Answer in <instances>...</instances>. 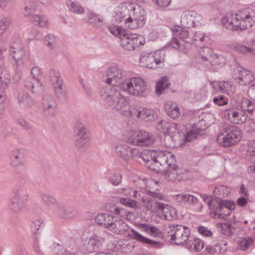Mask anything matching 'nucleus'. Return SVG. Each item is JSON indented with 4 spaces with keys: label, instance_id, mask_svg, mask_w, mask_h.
<instances>
[{
    "label": "nucleus",
    "instance_id": "f257e3e1",
    "mask_svg": "<svg viewBox=\"0 0 255 255\" xmlns=\"http://www.w3.org/2000/svg\"><path fill=\"white\" fill-rule=\"evenodd\" d=\"M112 20L115 23H122L129 29H136L145 24L146 13L138 5L127 3L115 8Z\"/></svg>",
    "mask_w": 255,
    "mask_h": 255
},
{
    "label": "nucleus",
    "instance_id": "f03ea898",
    "mask_svg": "<svg viewBox=\"0 0 255 255\" xmlns=\"http://www.w3.org/2000/svg\"><path fill=\"white\" fill-rule=\"evenodd\" d=\"M255 22V11L250 8L237 12H229L222 18L223 25L231 30H245Z\"/></svg>",
    "mask_w": 255,
    "mask_h": 255
},
{
    "label": "nucleus",
    "instance_id": "7ed1b4c3",
    "mask_svg": "<svg viewBox=\"0 0 255 255\" xmlns=\"http://www.w3.org/2000/svg\"><path fill=\"white\" fill-rule=\"evenodd\" d=\"M108 29L113 35L120 38V45L125 50L133 51L145 43L143 36L128 33L121 26L111 24Z\"/></svg>",
    "mask_w": 255,
    "mask_h": 255
},
{
    "label": "nucleus",
    "instance_id": "20e7f679",
    "mask_svg": "<svg viewBox=\"0 0 255 255\" xmlns=\"http://www.w3.org/2000/svg\"><path fill=\"white\" fill-rule=\"evenodd\" d=\"M111 226L109 230L114 233L129 236L138 242L148 244L152 248L160 249L163 247L161 243L146 238L135 230L130 229L128 225L122 220L115 219Z\"/></svg>",
    "mask_w": 255,
    "mask_h": 255
},
{
    "label": "nucleus",
    "instance_id": "39448f33",
    "mask_svg": "<svg viewBox=\"0 0 255 255\" xmlns=\"http://www.w3.org/2000/svg\"><path fill=\"white\" fill-rule=\"evenodd\" d=\"M196 60L206 69L212 71L223 67L226 61L224 56L214 53L212 49L207 46H203L199 50Z\"/></svg>",
    "mask_w": 255,
    "mask_h": 255
},
{
    "label": "nucleus",
    "instance_id": "423d86ee",
    "mask_svg": "<svg viewBox=\"0 0 255 255\" xmlns=\"http://www.w3.org/2000/svg\"><path fill=\"white\" fill-rule=\"evenodd\" d=\"M114 153L123 160L128 162L130 159L142 163V160H147V156L142 153V150L138 148L130 147L125 143H116L113 145Z\"/></svg>",
    "mask_w": 255,
    "mask_h": 255
},
{
    "label": "nucleus",
    "instance_id": "0eeeda50",
    "mask_svg": "<svg viewBox=\"0 0 255 255\" xmlns=\"http://www.w3.org/2000/svg\"><path fill=\"white\" fill-rule=\"evenodd\" d=\"M241 138V131L237 126L224 124L221 127L217 141L221 145L228 147L237 143Z\"/></svg>",
    "mask_w": 255,
    "mask_h": 255
},
{
    "label": "nucleus",
    "instance_id": "6e6552de",
    "mask_svg": "<svg viewBox=\"0 0 255 255\" xmlns=\"http://www.w3.org/2000/svg\"><path fill=\"white\" fill-rule=\"evenodd\" d=\"M100 95L105 102L116 110L120 111L128 104L125 97L120 91L110 85L103 87L100 90Z\"/></svg>",
    "mask_w": 255,
    "mask_h": 255
},
{
    "label": "nucleus",
    "instance_id": "1a4fd4ad",
    "mask_svg": "<svg viewBox=\"0 0 255 255\" xmlns=\"http://www.w3.org/2000/svg\"><path fill=\"white\" fill-rule=\"evenodd\" d=\"M125 195L128 196H133L135 199L139 202H141L143 206H145L147 210L149 211L148 205L146 204V201L150 202L151 205L153 204L154 200H164L165 201L166 197L162 194L158 189H156L153 191L148 190L146 194L142 195L137 190H133L130 188H128L127 193H125Z\"/></svg>",
    "mask_w": 255,
    "mask_h": 255
},
{
    "label": "nucleus",
    "instance_id": "9d476101",
    "mask_svg": "<svg viewBox=\"0 0 255 255\" xmlns=\"http://www.w3.org/2000/svg\"><path fill=\"white\" fill-rule=\"evenodd\" d=\"M120 89L129 95L141 96L146 91L147 86L142 78L136 77L124 81L121 85Z\"/></svg>",
    "mask_w": 255,
    "mask_h": 255
},
{
    "label": "nucleus",
    "instance_id": "9b49d317",
    "mask_svg": "<svg viewBox=\"0 0 255 255\" xmlns=\"http://www.w3.org/2000/svg\"><path fill=\"white\" fill-rule=\"evenodd\" d=\"M30 74L31 77H28L25 80L24 85L33 94H40L43 91V85L40 82L43 70L38 66H33L30 69Z\"/></svg>",
    "mask_w": 255,
    "mask_h": 255
},
{
    "label": "nucleus",
    "instance_id": "f8f14e48",
    "mask_svg": "<svg viewBox=\"0 0 255 255\" xmlns=\"http://www.w3.org/2000/svg\"><path fill=\"white\" fill-rule=\"evenodd\" d=\"M168 237L177 245H186L190 238V230L182 225L169 226L166 228Z\"/></svg>",
    "mask_w": 255,
    "mask_h": 255
},
{
    "label": "nucleus",
    "instance_id": "ddd939ff",
    "mask_svg": "<svg viewBox=\"0 0 255 255\" xmlns=\"http://www.w3.org/2000/svg\"><path fill=\"white\" fill-rule=\"evenodd\" d=\"M128 143L138 146H149L154 142L153 136L144 130H130L126 136Z\"/></svg>",
    "mask_w": 255,
    "mask_h": 255
},
{
    "label": "nucleus",
    "instance_id": "4468645a",
    "mask_svg": "<svg viewBox=\"0 0 255 255\" xmlns=\"http://www.w3.org/2000/svg\"><path fill=\"white\" fill-rule=\"evenodd\" d=\"M146 204L149 208V211H160L164 219L168 221H171L176 218V211L175 209L167 204L154 200L152 205L150 202L146 201Z\"/></svg>",
    "mask_w": 255,
    "mask_h": 255
},
{
    "label": "nucleus",
    "instance_id": "2eb2a0df",
    "mask_svg": "<svg viewBox=\"0 0 255 255\" xmlns=\"http://www.w3.org/2000/svg\"><path fill=\"white\" fill-rule=\"evenodd\" d=\"M232 77L241 85H247L254 79L251 71L240 65H235L232 69Z\"/></svg>",
    "mask_w": 255,
    "mask_h": 255
},
{
    "label": "nucleus",
    "instance_id": "dca6fc26",
    "mask_svg": "<svg viewBox=\"0 0 255 255\" xmlns=\"http://www.w3.org/2000/svg\"><path fill=\"white\" fill-rule=\"evenodd\" d=\"M51 83L53 85L57 97L60 100H66L67 94L63 84L60 73L55 70H51L49 73Z\"/></svg>",
    "mask_w": 255,
    "mask_h": 255
},
{
    "label": "nucleus",
    "instance_id": "f3484780",
    "mask_svg": "<svg viewBox=\"0 0 255 255\" xmlns=\"http://www.w3.org/2000/svg\"><path fill=\"white\" fill-rule=\"evenodd\" d=\"M104 81L108 85L114 86H119L124 82L123 81V72L117 65H113L109 67L106 72V79Z\"/></svg>",
    "mask_w": 255,
    "mask_h": 255
},
{
    "label": "nucleus",
    "instance_id": "a211bd4d",
    "mask_svg": "<svg viewBox=\"0 0 255 255\" xmlns=\"http://www.w3.org/2000/svg\"><path fill=\"white\" fill-rule=\"evenodd\" d=\"M27 151L23 147L13 149L9 156L10 165L16 169L24 166L26 164Z\"/></svg>",
    "mask_w": 255,
    "mask_h": 255
},
{
    "label": "nucleus",
    "instance_id": "6ab92c4d",
    "mask_svg": "<svg viewBox=\"0 0 255 255\" xmlns=\"http://www.w3.org/2000/svg\"><path fill=\"white\" fill-rule=\"evenodd\" d=\"M9 54L14 60L15 64L21 66L24 64L28 58L26 52L20 42H13L9 48Z\"/></svg>",
    "mask_w": 255,
    "mask_h": 255
},
{
    "label": "nucleus",
    "instance_id": "aec40b11",
    "mask_svg": "<svg viewBox=\"0 0 255 255\" xmlns=\"http://www.w3.org/2000/svg\"><path fill=\"white\" fill-rule=\"evenodd\" d=\"M202 19L200 14L193 10L184 11L181 15V23L184 27H193L197 25Z\"/></svg>",
    "mask_w": 255,
    "mask_h": 255
},
{
    "label": "nucleus",
    "instance_id": "412c9836",
    "mask_svg": "<svg viewBox=\"0 0 255 255\" xmlns=\"http://www.w3.org/2000/svg\"><path fill=\"white\" fill-rule=\"evenodd\" d=\"M168 167L169 168L162 174L163 177L167 181H180L184 178L186 172L185 169L178 168L174 163Z\"/></svg>",
    "mask_w": 255,
    "mask_h": 255
},
{
    "label": "nucleus",
    "instance_id": "4be33fe9",
    "mask_svg": "<svg viewBox=\"0 0 255 255\" xmlns=\"http://www.w3.org/2000/svg\"><path fill=\"white\" fill-rule=\"evenodd\" d=\"M105 242V238L96 234L92 235L83 241V246L89 252L97 251Z\"/></svg>",
    "mask_w": 255,
    "mask_h": 255
},
{
    "label": "nucleus",
    "instance_id": "5701e85b",
    "mask_svg": "<svg viewBox=\"0 0 255 255\" xmlns=\"http://www.w3.org/2000/svg\"><path fill=\"white\" fill-rule=\"evenodd\" d=\"M88 122V119L85 117H80L76 120L74 127L75 137L90 135L88 128L86 125Z\"/></svg>",
    "mask_w": 255,
    "mask_h": 255
},
{
    "label": "nucleus",
    "instance_id": "b1692460",
    "mask_svg": "<svg viewBox=\"0 0 255 255\" xmlns=\"http://www.w3.org/2000/svg\"><path fill=\"white\" fill-rule=\"evenodd\" d=\"M153 157L159 163L162 167L167 165V166H172V164L174 162V156L171 153L159 151L153 155Z\"/></svg>",
    "mask_w": 255,
    "mask_h": 255
},
{
    "label": "nucleus",
    "instance_id": "393cba45",
    "mask_svg": "<svg viewBox=\"0 0 255 255\" xmlns=\"http://www.w3.org/2000/svg\"><path fill=\"white\" fill-rule=\"evenodd\" d=\"M142 153L145 154L147 156L148 160H142V162L146 163V166L148 168L155 172H159L162 171L160 163H159L153 157V155L156 153V151L144 150L142 151Z\"/></svg>",
    "mask_w": 255,
    "mask_h": 255
},
{
    "label": "nucleus",
    "instance_id": "a878e982",
    "mask_svg": "<svg viewBox=\"0 0 255 255\" xmlns=\"http://www.w3.org/2000/svg\"><path fill=\"white\" fill-rule=\"evenodd\" d=\"M154 59L152 52H142L139 59V64L144 68L155 69L156 68Z\"/></svg>",
    "mask_w": 255,
    "mask_h": 255
},
{
    "label": "nucleus",
    "instance_id": "bb28decb",
    "mask_svg": "<svg viewBox=\"0 0 255 255\" xmlns=\"http://www.w3.org/2000/svg\"><path fill=\"white\" fill-rule=\"evenodd\" d=\"M53 212L59 218L62 219H70L75 217V214L74 211L66 209L60 203L59 204L56 208L53 209Z\"/></svg>",
    "mask_w": 255,
    "mask_h": 255
},
{
    "label": "nucleus",
    "instance_id": "cd10ccee",
    "mask_svg": "<svg viewBox=\"0 0 255 255\" xmlns=\"http://www.w3.org/2000/svg\"><path fill=\"white\" fill-rule=\"evenodd\" d=\"M204 246V242L201 239L190 237L186 244V248L191 252H198L201 251Z\"/></svg>",
    "mask_w": 255,
    "mask_h": 255
},
{
    "label": "nucleus",
    "instance_id": "c85d7f7f",
    "mask_svg": "<svg viewBox=\"0 0 255 255\" xmlns=\"http://www.w3.org/2000/svg\"><path fill=\"white\" fill-rule=\"evenodd\" d=\"M115 218L108 214H99L95 218L96 222L99 225L107 228L109 230Z\"/></svg>",
    "mask_w": 255,
    "mask_h": 255
},
{
    "label": "nucleus",
    "instance_id": "c756f323",
    "mask_svg": "<svg viewBox=\"0 0 255 255\" xmlns=\"http://www.w3.org/2000/svg\"><path fill=\"white\" fill-rule=\"evenodd\" d=\"M224 116L231 122L237 124H243L247 118L246 113H225Z\"/></svg>",
    "mask_w": 255,
    "mask_h": 255
},
{
    "label": "nucleus",
    "instance_id": "7c9ffc66",
    "mask_svg": "<svg viewBox=\"0 0 255 255\" xmlns=\"http://www.w3.org/2000/svg\"><path fill=\"white\" fill-rule=\"evenodd\" d=\"M66 5L70 12L76 14H83L85 10L81 3L77 0H66Z\"/></svg>",
    "mask_w": 255,
    "mask_h": 255
},
{
    "label": "nucleus",
    "instance_id": "2f4dec72",
    "mask_svg": "<svg viewBox=\"0 0 255 255\" xmlns=\"http://www.w3.org/2000/svg\"><path fill=\"white\" fill-rule=\"evenodd\" d=\"M139 227L148 234L153 237L162 238L161 230L156 226L148 224H140Z\"/></svg>",
    "mask_w": 255,
    "mask_h": 255
},
{
    "label": "nucleus",
    "instance_id": "473e14b6",
    "mask_svg": "<svg viewBox=\"0 0 255 255\" xmlns=\"http://www.w3.org/2000/svg\"><path fill=\"white\" fill-rule=\"evenodd\" d=\"M57 104L51 95H44L42 102V108L44 111H55L56 110Z\"/></svg>",
    "mask_w": 255,
    "mask_h": 255
},
{
    "label": "nucleus",
    "instance_id": "72a5a7b5",
    "mask_svg": "<svg viewBox=\"0 0 255 255\" xmlns=\"http://www.w3.org/2000/svg\"><path fill=\"white\" fill-rule=\"evenodd\" d=\"M34 24L43 28H48L50 23L47 16L45 14H36L31 20Z\"/></svg>",
    "mask_w": 255,
    "mask_h": 255
},
{
    "label": "nucleus",
    "instance_id": "f704fd0d",
    "mask_svg": "<svg viewBox=\"0 0 255 255\" xmlns=\"http://www.w3.org/2000/svg\"><path fill=\"white\" fill-rule=\"evenodd\" d=\"M25 201L24 199L12 197L10 201L9 208L14 213L20 212L24 207Z\"/></svg>",
    "mask_w": 255,
    "mask_h": 255
},
{
    "label": "nucleus",
    "instance_id": "c9c22d12",
    "mask_svg": "<svg viewBox=\"0 0 255 255\" xmlns=\"http://www.w3.org/2000/svg\"><path fill=\"white\" fill-rule=\"evenodd\" d=\"M39 197L44 204L53 206V210L56 208L60 203L56 198L46 193L40 192Z\"/></svg>",
    "mask_w": 255,
    "mask_h": 255
},
{
    "label": "nucleus",
    "instance_id": "e433bc0d",
    "mask_svg": "<svg viewBox=\"0 0 255 255\" xmlns=\"http://www.w3.org/2000/svg\"><path fill=\"white\" fill-rule=\"evenodd\" d=\"M18 101L20 106L22 108H26L33 105V101L27 94H19L18 96Z\"/></svg>",
    "mask_w": 255,
    "mask_h": 255
},
{
    "label": "nucleus",
    "instance_id": "4c0bfd02",
    "mask_svg": "<svg viewBox=\"0 0 255 255\" xmlns=\"http://www.w3.org/2000/svg\"><path fill=\"white\" fill-rule=\"evenodd\" d=\"M36 3L34 1H31L26 3L23 11L24 16L31 20L33 18V16L36 15V14H34V12L36 11Z\"/></svg>",
    "mask_w": 255,
    "mask_h": 255
},
{
    "label": "nucleus",
    "instance_id": "58836bf2",
    "mask_svg": "<svg viewBox=\"0 0 255 255\" xmlns=\"http://www.w3.org/2000/svg\"><path fill=\"white\" fill-rule=\"evenodd\" d=\"M253 239L250 237L239 238L237 242L238 248L245 251L253 245Z\"/></svg>",
    "mask_w": 255,
    "mask_h": 255
},
{
    "label": "nucleus",
    "instance_id": "ea45409f",
    "mask_svg": "<svg viewBox=\"0 0 255 255\" xmlns=\"http://www.w3.org/2000/svg\"><path fill=\"white\" fill-rule=\"evenodd\" d=\"M53 252L59 255H79V254L77 251L65 250L62 246L58 244H53Z\"/></svg>",
    "mask_w": 255,
    "mask_h": 255
},
{
    "label": "nucleus",
    "instance_id": "a19ab883",
    "mask_svg": "<svg viewBox=\"0 0 255 255\" xmlns=\"http://www.w3.org/2000/svg\"><path fill=\"white\" fill-rule=\"evenodd\" d=\"M218 204L219 205V207H217V210L220 213H223L224 208H226L229 210H233L235 209L236 207L235 203L233 201L225 200H219Z\"/></svg>",
    "mask_w": 255,
    "mask_h": 255
},
{
    "label": "nucleus",
    "instance_id": "79ce46f5",
    "mask_svg": "<svg viewBox=\"0 0 255 255\" xmlns=\"http://www.w3.org/2000/svg\"><path fill=\"white\" fill-rule=\"evenodd\" d=\"M165 51L164 50H159L152 53V56L154 57V61L155 64L156 68L157 65L163 64L165 58Z\"/></svg>",
    "mask_w": 255,
    "mask_h": 255
},
{
    "label": "nucleus",
    "instance_id": "37998d69",
    "mask_svg": "<svg viewBox=\"0 0 255 255\" xmlns=\"http://www.w3.org/2000/svg\"><path fill=\"white\" fill-rule=\"evenodd\" d=\"M13 194L14 197L19 199H24L25 201L28 196L27 189L24 186H20L14 188L13 190Z\"/></svg>",
    "mask_w": 255,
    "mask_h": 255
},
{
    "label": "nucleus",
    "instance_id": "c03bdc74",
    "mask_svg": "<svg viewBox=\"0 0 255 255\" xmlns=\"http://www.w3.org/2000/svg\"><path fill=\"white\" fill-rule=\"evenodd\" d=\"M12 24V19L8 16H3L0 18V34L2 35L8 29Z\"/></svg>",
    "mask_w": 255,
    "mask_h": 255
},
{
    "label": "nucleus",
    "instance_id": "a18cd8bd",
    "mask_svg": "<svg viewBox=\"0 0 255 255\" xmlns=\"http://www.w3.org/2000/svg\"><path fill=\"white\" fill-rule=\"evenodd\" d=\"M90 136H76L75 145L78 148H86L89 145Z\"/></svg>",
    "mask_w": 255,
    "mask_h": 255
},
{
    "label": "nucleus",
    "instance_id": "49530a36",
    "mask_svg": "<svg viewBox=\"0 0 255 255\" xmlns=\"http://www.w3.org/2000/svg\"><path fill=\"white\" fill-rule=\"evenodd\" d=\"M10 76L7 69L2 68L0 71V80L1 86L5 88L10 84Z\"/></svg>",
    "mask_w": 255,
    "mask_h": 255
},
{
    "label": "nucleus",
    "instance_id": "de8ad7c7",
    "mask_svg": "<svg viewBox=\"0 0 255 255\" xmlns=\"http://www.w3.org/2000/svg\"><path fill=\"white\" fill-rule=\"evenodd\" d=\"M173 35L178 38H186L189 35V32L186 28L180 26H176L173 28Z\"/></svg>",
    "mask_w": 255,
    "mask_h": 255
},
{
    "label": "nucleus",
    "instance_id": "09e8293b",
    "mask_svg": "<svg viewBox=\"0 0 255 255\" xmlns=\"http://www.w3.org/2000/svg\"><path fill=\"white\" fill-rule=\"evenodd\" d=\"M58 38L52 34H47L44 40L45 45L51 49H54L57 46L58 43Z\"/></svg>",
    "mask_w": 255,
    "mask_h": 255
},
{
    "label": "nucleus",
    "instance_id": "8fccbe9b",
    "mask_svg": "<svg viewBox=\"0 0 255 255\" xmlns=\"http://www.w3.org/2000/svg\"><path fill=\"white\" fill-rule=\"evenodd\" d=\"M90 22L95 27L100 26L104 21V18L101 15L96 13H92L89 16Z\"/></svg>",
    "mask_w": 255,
    "mask_h": 255
},
{
    "label": "nucleus",
    "instance_id": "3c124183",
    "mask_svg": "<svg viewBox=\"0 0 255 255\" xmlns=\"http://www.w3.org/2000/svg\"><path fill=\"white\" fill-rule=\"evenodd\" d=\"M222 93L232 95L236 90V87L233 85L231 82L222 81Z\"/></svg>",
    "mask_w": 255,
    "mask_h": 255
},
{
    "label": "nucleus",
    "instance_id": "603ef678",
    "mask_svg": "<svg viewBox=\"0 0 255 255\" xmlns=\"http://www.w3.org/2000/svg\"><path fill=\"white\" fill-rule=\"evenodd\" d=\"M168 86V82L165 78H161L156 85L155 92L157 95H160L163 91Z\"/></svg>",
    "mask_w": 255,
    "mask_h": 255
},
{
    "label": "nucleus",
    "instance_id": "864d4df0",
    "mask_svg": "<svg viewBox=\"0 0 255 255\" xmlns=\"http://www.w3.org/2000/svg\"><path fill=\"white\" fill-rule=\"evenodd\" d=\"M202 131H203L202 129L194 128L186 134L185 140L189 142L191 141L194 139H196L199 135L201 134Z\"/></svg>",
    "mask_w": 255,
    "mask_h": 255
},
{
    "label": "nucleus",
    "instance_id": "5fc2aeb1",
    "mask_svg": "<svg viewBox=\"0 0 255 255\" xmlns=\"http://www.w3.org/2000/svg\"><path fill=\"white\" fill-rule=\"evenodd\" d=\"M221 226L222 233L226 236H231L234 234L236 231L235 227L229 223H223L221 224Z\"/></svg>",
    "mask_w": 255,
    "mask_h": 255
},
{
    "label": "nucleus",
    "instance_id": "6e6d98bb",
    "mask_svg": "<svg viewBox=\"0 0 255 255\" xmlns=\"http://www.w3.org/2000/svg\"><path fill=\"white\" fill-rule=\"evenodd\" d=\"M43 224L42 221L36 220L34 221L31 225V230L35 235V238H37V235L40 233V230Z\"/></svg>",
    "mask_w": 255,
    "mask_h": 255
},
{
    "label": "nucleus",
    "instance_id": "4d7b16f0",
    "mask_svg": "<svg viewBox=\"0 0 255 255\" xmlns=\"http://www.w3.org/2000/svg\"><path fill=\"white\" fill-rule=\"evenodd\" d=\"M254 103L248 99H243L242 102L241 108L243 112H253Z\"/></svg>",
    "mask_w": 255,
    "mask_h": 255
},
{
    "label": "nucleus",
    "instance_id": "13d9d810",
    "mask_svg": "<svg viewBox=\"0 0 255 255\" xmlns=\"http://www.w3.org/2000/svg\"><path fill=\"white\" fill-rule=\"evenodd\" d=\"M234 49L236 52L244 54L252 53L254 50L253 48L241 44H237L234 45Z\"/></svg>",
    "mask_w": 255,
    "mask_h": 255
},
{
    "label": "nucleus",
    "instance_id": "bf43d9fd",
    "mask_svg": "<svg viewBox=\"0 0 255 255\" xmlns=\"http://www.w3.org/2000/svg\"><path fill=\"white\" fill-rule=\"evenodd\" d=\"M166 128L167 129L164 134L165 135H168L171 137H173L178 133L177 125L174 124L168 123Z\"/></svg>",
    "mask_w": 255,
    "mask_h": 255
},
{
    "label": "nucleus",
    "instance_id": "052dcab7",
    "mask_svg": "<svg viewBox=\"0 0 255 255\" xmlns=\"http://www.w3.org/2000/svg\"><path fill=\"white\" fill-rule=\"evenodd\" d=\"M208 37L206 36L205 33L201 31H196L194 33L193 40L194 41L195 45H198L197 42H204L208 39Z\"/></svg>",
    "mask_w": 255,
    "mask_h": 255
},
{
    "label": "nucleus",
    "instance_id": "680f3d73",
    "mask_svg": "<svg viewBox=\"0 0 255 255\" xmlns=\"http://www.w3.org/2000/svg\"><path fill=\"white\" fill-rule=\"evenodd\" d=\"M137 117L148 122H153L156 118L154 113H137Z\"/></svg>",
    "mask_w": 255,
    "mask_h": 255
},
{
    "label": "nucleus",
    "instance_id": "e2e57ef3",
    "mask_svg": "<svg viewBox=\"0 0 255 255\" xmlns=\"http://www.w3.org/2000/svg\"><path fill=\"white\" fill-rule=\"evenodd\" d=\"M119 201L122 204L126 207L136 208L137 207V201L126 198H120Z\"/></svg>",
    "mask_w": 255,
    "mask_h": 255
},
{
    "label": "nucleus",
    "instance_id": "0e129e2a",
    "mask_svg": "<svg viewBox=\"0 0 255 255\" xmlns=\"http://www.w3.org/2000/svg\"><path fill=\"white\" fill-rule=\"evenodd\" d=\"M164 109L166 112H179L180 109L178 108L177 104L172 101H167L164 104Z\"/></svg>",
    "mask_w": 255,
    "mask_h": 255
},
{
    "label": "nucleus",
    "instance_id": "69168bd1",
    "mask_svg": "<svg viewBox=\"0 0 255 255\" xmlns=\"http://www.w3.org/2000/svg\"><path fill=\"white\" fill-rule=\"evenodd\" d=\"M122 181V176L121 174L119 173H115L113 174V175L109 178V181L115 186L120 185Z\"/></svg>",
    "mask_w": 255,
    "mask_h": 255
},
{
    "label": "nucleus",
    "instance_id": "338daca9",
    "mask_svg": "<svg viewBox=\"0 0 255 255\" xmlns=\"http://www.w3.org/2000/svg\"><path fill=\"white\" fill-rule=\"evenodd\" d=\"M177 38H178L176 37H174L170 42V45L174 48L178 49L179 50L182 51V45L184 42L183 40H179Z\"/></svg>",
    "mask_w": 255,
    "mask_h": 255
},
{
    "label": "nucleus",
    "instance_id": "774afa93",
    "mask_svg": "<svg viewBox=\"0 0 255 255\" xmlns=\"http://www.w3.org/2000/svg\"><path fill=\"white\" fill-rule=\"evenodd\" d=\"M214 103L219 106H224L228 104V100L224 96L220 95L213 98Z\"/></svg>",
    "mask_w": 255,
    "mask_h": 255
}]
</instances>
